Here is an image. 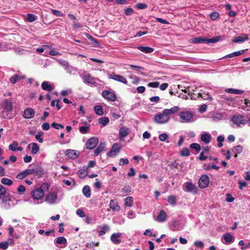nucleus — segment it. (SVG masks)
<instances>
[{
	"label": "nucleus",
	"instance_id": "nucleus-8",
	"mask_svg": "<svg viewBox=\"0 0 250 250\" xmlns=\"http://www.w3.org/2000/svg\"><path fill=\"white\" fill-rule=\"evenodd\" d=\"M102 95L104 98L108 101L114 102L117 99L116 95L112 90H104L102 91Z\"/></svg>",
	"mask_w": 250,
	"mask_h": 250
},
{
	"label": "nucleus",
	"instance_id": "nucleus-41",
	"mask_svg": "<svg viewBox=\"0 0 250 250\" xmlns=\"http://www.w3.org/2000/svg\"><path fill=\"white\" fill-rule=\"evenodd\" d=\"M94 111L97 114L100 116H101L104 114L103 107L101 105L95 106Z\"/></svg>",
	"mask_w": 250,
	"mask_h": 250
},
{
	"label": "nucleus",
	"instance_id": "nucleus-31",
	"mask_svg": "<svg viewBox=\"0 0 250 250\" xmlns=\"http://www.w3.org/2000/svg\"><path fill=\"white\" fill-rule=\"evenodd\" d=\"M137 48L139 50L145 53H150L153 52L154 51V49L153 48L148 46H139Z\"/></svg>",
	"mask_w": 250,
	"mask_h": 250
},
{
	"label": "nucleus",
	"instance_id": "nucleus-5",
	"mask_svg": "<svg viewBox=\"0 0 250 250\" xmlns=\"http://www.w3.org/2000/svg\"><path fill=\"white\" fill-rule=\"evenodd\" d=\"M169 120L170 118L167 117L163 110L153 117L154 122L158 124H165L168 123Z\"/></svg>",
	"mask_w": 250,
	"mask_h": 250
},
{
	"label": "nucleus",
	"instance_id": "nucleus-58",
	"mask_svg": "<svg viewBox=\"0 0 250 250\" xmlns=\"http://www.w3.org/2000/svg\"><path fill=\"white\" fill-rule=\"evenodd\" d=\"M168 136L167 133H163L159 136V140L162 142H165L168 138Z\"/></svg>",
	"mask_w": 250,
	"mask_h": 250
},
{
	"label": "nucleus",
	"instance_id": "nucleus-57",
	"mask_svg": "<svg viewBox=\"0 0 250 250\" xmlns=\"http://www.w3.org/2000/svg\"><path fill=\"white\" fill-rule=\"evenodd\" d=\"M25 187L22 185H20L17 188V191L19 194H22L25 191Z\"/></svg>",
	"mask_w": 250,
	"mask_h": 250
},
{
	"label": "nucleus",
	"instance_id": "nucleus-52",
	"mask_svg": "<svg viewBox=\"0 0 250 250\" xmlns=\"http://www.w3.org/2000/svg\"><path fill=\"white\" fill-rule=\"evenodd\" d=\"M27 18L29 22H33L37 19V16L32 14H27Z\"/></svg>",
	"mask_w": 250,
	"mask_h": 250
},
{
	"label": "nucleus",
	"instance_id": "nucleus-29",
	"mask_svg": "<svg viewBox=\"0 0 250 250\" xmlns=\"http://www.w3.org/2000/svg\"><path fill=\"white\" fill-rule=\"evenodd\" d=\"M42 89L44 90L51 91L53 89V85L47 81H44L41 84Z\"/></svg>",
	"mask_w": 250,
	"mask_h": 250
},
{
	"label": "nucleus",
	"instance_id": "nucleus-19",
	"mask_svg": "<svg viewBox=\"0 0 250 250\" xmlns=\"http://www.w3.org/2000/svg\"><path fill=\"white\" fill-rule=\"evenodd\" d=\"M24 172L26 177L34 173L38 174L40 172V173L42 174L43 173L42 169L41 167L39 168H36L35 169H26L24 170Z\"/></svg>",
	"mask_w": 250,
	"mask_h": 250
},
{
	"label": "nucleus",
	"instance_id": "nucleus-59",
	"mask_svg": "<svg viewBox=\"0 0 250 250\" xmlns=\"http://www.w3.org/2000/svg\"><path fill=\"white\" fill-rule=\"evenodd\" d=\"M190 147L195 149L196 151H199L200 150V146L197 143H192L190 145Z\"/></svg>",
	"mask_w": 250,
	"mask_h": 250
},
{
	"label": "nucleus",
	"instance_id": "nucleus-43",
	"mask_svg": "<svg viewBox=\"0 0 250 250\" xmlns=\"http://www.w3.org/2000/svg\"><path fill=\"white\" fill-rule=\"evenodd\" d=\"M62 153L61 151H60L58 152V153L57 154L55 161L58 164H62Z\"/></svg>",
	"mask_w": 250,
	"mask_h": 250
},
{
	"label": "nucleus",
	"instance_id": "nucleus-63",
	"mask_svg": "<svg viewBox=\"0 0 250 250\" xmlns=\"http://www.w3.org/2000/svg\"><path fill=\"white\" fill-rule=\"evenodd\" d=\"M26 176L25 175V174L24 172V170L20 172V173H19L17 176H16V178L17 179H22L24 178H25Z\"/></svg>",
	"mask_w": 250,
	"mask_h": 250
},
{
	"label": "nucleus",
	"instance_id": "nucleus-40",
	"mask_svg": "<svg viewBox=\"0 0 250 250\" xmlns=\"http://www.w3.org/2000/svg\"><path fill=\"white\" fill-rule=\"evenodd\" d=\"M50 49V47L48 45H43L41 47L37 48L36 52L38 53L42 54L44 51H48Z\"/></svg>",
	"mask_w": 250,
	"mask_h": 250
},
{
	"label": "nucleus",
	"instance_id": "nucleus-60",
	"mask_svg": "<svg viewBox=\"0 0 250 250\" xmlns=\"http://www.w3.org/2000/svg\"><path fill=\"white\" fill-rule=\"evenodd\" d=\"M180 154L182 156H188L189 155V152L187 148L183 149L180 151Z\"/></svg>",
	"mask_w": 250,
	"mask_h": 250
},
{
	"label": "nucleus",
	"instance_id": "nucleus-34",
	"mask_svg": "<svg viewBox=\"0 0 250 250\" xmlns=\"http://www.w3.org/2000/svg\"><path fill=\"white\" fill-rule=\"evenodd\" d=\"M125 206V207H131L133 205V198L131 196H128L124 199Z\"/></svg>",
	"mask_w": 250,
	"mask_h": 250
},
{
	"label": "nucleus",
	"instance_id": "nucleus-56",
	"mask_svg": "<svg viewBox=\"0 0 250 250\" xmlns=\"http://www.w3.org/2000/svg\"><path fill=\"white\" fill-rule=\"evenodd\" d=\"M194 245L198 248L203 249L204 247V243L201 241H196L194 242Z\"/></svg>",
	"mask_w": 250,
	"mask_h": 250
},
{
	"label": "nucleus",
	"instance_id": "nucleus-39",
	"mask_svg": "<svg viewBox=\"0 0 250 250\" xmlns=\"http://www.w3.org/2000/svg\"><path fill=\"white\" fill-rule=\"evenodd\" d=\"M225 91L227 93L234 94H241L243 93V91L241 90L235 89L233 88H227L225 89Z\"/></svg>",
	"mask_w": 250,
	"mask_h": 250
},
{
	"label": "nucleus",
	"instance_id": "nucleus-6",
	"mask_svg": "<svg viewBox=\"0 0 250 250\" xmlns=\"http://www.w3.org/2000/svg\"><path fill=\"white\" fill-rule=\"evenodd\" d=\"M80 76L83 80L84 83L91 86L96 85L97 79L92 77L89 73L84 72L83 73L80 74Z\"/></svg>",
	"mask_w": 250,
	"mask_h": 250
},
{
	"label": "nucleus",
	"instance_id": "nucleus-42",
	"mask_svg": "<svg viewBox=\"0 0 250 250\" xmlns=\"http://www.w3.org/2000/svg\"><path fill=\"white\" fill-rule=\"evenodd\" d=\"M99 123L103 126H105L109 122V119L106 117L101 118L98 120Z\"/></svg>",
	"mask_w": 250,
	"mask_h": 250
},
{
	"label": "nucleus",
	"instance_id": "nucleus-13",
	"mask_svg": "<svg viewBox=\"0 0 250 250\" xmlns=\"http://www.w3.org/2000/svg\"><path fill=\"white\" fill-rule=\"evenodd\" d=\"M180 110V107L178 106H174L170 108H166L163 110L165 112L167 117L170 118V116L177 113Z\"/></svg>",
	"mask_w": 250,
	"mask_h": 250
},
{
	"label": "nucleus",
	"instance_id": "nucleus-2",
	"mask_svg": "<svg viewBox=\"0 0 250 250\" xmlns=\"http://www.w3.org/2000/svg\"><path fill=\"white\" fill-rule=\"evenodd\" d=\"M13 103L11 99H6L0 104L1 109V116L4 119H10L12 117L11 112L13 109Z\"/></svg>",
	"mask_w": 250,
	"mask_h": 250
},
{
	"label": "nucleus",
	"instance_id": "nucleus-33",
	"mask_svg": "<svg viewBox=\"0 0 250 250\" xmlns=\"http://www.w3.org/2000/svg\"><path fill=\"white\" fill-rule=\"evenodd\" d=\"M245 52V50H242L236 52H234L232 53L229 54L227 55H226L223 57V58H233L234 57L240 56Z\"/></svg>",
	"mask_w": 250,
	"mask_h": 250
},
{
	"label": "nucleus",
	"instance_id": "nucleus-51",
	"mask_svg": "<svg viewBox=\"0 0 250 250\" xmlns=\"http://www.w3.org/2000/svg\"><path fill=\"white\" fill-rule=\"evenodd\" d=\"M63 183L68 187L72 186V188L76 186L75 181L72 179L70 180H63Z\"/></svg>",
	"mask_w": 250,
	"mask_h": 250
},
{
	"label": "nucleus",
	"instance_id": "nucleus-32",
	"mask_svg": "<svg viewBox=\"0 0 250 250\" xmlns=\"http://www.w3.org/2000/svg\"><path fill=\"white\" fill-rule=\"evenodd\" d=\"M224 242L226 243H231L233 241V236L230 233H227L223 234Z\"/></svg>",
	"mask_w": 250,
	"mask_h": 250
},
{
	"label": "nucleus",
	"instance_id": "nucleus-36",
	"mask_svg": "<svg viewBox=\"0 0 250 250\" xmlns=\"http://www.w3.org/2000/svg\"><path fill=\"white\" fill-rule=\"evenodd\" d=\"M83 193L86 198H89L91 196V190L89 186H84L83 188Z\"/></svg>",
	"mask_w": 250,
	"mask_h": 250
},
{
	"label": "nucleus",
	"instance_id": "nucleus-7",
	"mask_svg": "<svg viewBox=\"0 0 250 250\" xmlns=\"http://www.w3.org/2000/svg\"><path fill=\"white\" fill-rule=\"evenodd\" d=\"M122 145L118 143H114L112 145L111 150L107 153V155L109 157H114L119 153L121 149Z\"/></svg>",
	"mask_w": 250,
	"mask_h": 250
},
{
	"label": "nucleus",
	"instance_id": "nucleus-47",
	"mask_svg": "<svg viewBox=\"0 0 250 250\" xmlns=\"http://www.w3.org/2000/svg\"><path fill=\"white\" fill-rule=\"evenodd\" d=\"M19 78H20L19 75L14 74L12 77H11L10 78L9 81H10V83H11L12 84H15L16 83L20 81Z\"/></svg>",
	"mask_w": 250,
	"mask_h": 250
},
{
	"label": "nucleus",
	"instance_id": "nucleus-27",
	"mask_svg": "<svg viewBox=\"0 0 250 250\" xmlns=\"http://www.w3.org/2000/svg\"><path fill=\"white\" fill-rule=\"evenodd\" d=\"M128 129L125 127H121L119 130V136L121 140H123L125 137L128 135Z\"/></svg>",
	"mask_w": 250,
	"mask_h": 250
},
{
	"label": "nucleus",
	"instance_id": "nucleus-1",
	"mask_svg": "<svg viewBox=\"0 0 250 250\" xmlns=\"http://www.w3.org/2000/svg\"><path fill=\"white\" fill-rule=\"evenodd\" d=\"M50 186L47 183H43L39 188L31 191L30 194L31 198L25 201H28L31 204H40L42 203V198L44 192L48 190Z\"/></svg>",
	"mask_w": 250,
	"mask_h": 250
},
{
	"label": "nucleus",
	"instance_id": "nucleus-20",
	"mask_svg": "<svg viewBox=\"0 0 250 250\" xmlns=\"http://www.w3.org/2000/svg\"><path fill=\"white\" fill-rule=\"evenodd\" d=\"M122 236L121 233H113L110 237L111 241L114 244H119L121 242V240L120 239V238Z\"/></svg>",
	"mask_w": 250,
	"mask_h": 250
},
{
	"label": "nucleus",
	"instance_id": "nucleus-50",
	"mask_svg": "<svg viewBox=\"0 0 250 250\" xmlns=\"http://www.w3.org/2000/svg\"><path fill=\"white\" fill-rule=\"evenodd\" d=\"M167 202L172 206L175 205L176 203L175 197L173 195L169 196L167 198Z\"/></svg>",
	"mask_w": 250,
	"mask_h": 250
},
{
	"label": "nucleus",
	"instance_id": "nucleus-15",
	"mask_svg": "<svg viewBox=\"0 0 250 250\" xmlns=\"http://www.w3.org/2000/svg\"><path fill=\"white\" fill-rule=\"evenodd\" d=\"M14 241L13 239L9 238L6 241H2L0 243V249L2 250H6L9 246H14Z\"/></svg>",
	"mask_w": 250,
	"mask_h": 250
},
{
	"label": "nucleus",
	"instance_id": "nucleus-24",
	"mask_svg": "<svg viewBox=\"0 0 250 250\" xmlns=\"http://www.w3.org/2000/svg\"><path fill=\"white\" fill-rule=\"evenodd\" d=\"M57 199V195L54 193H51L48 194L45 198V201L51 204L55 203L56 200Z\"/></svg>",
	"mask_w": 250,
	"mask_h": 250
},
{
	"label": "nucleus",
	"instance_id": "nucleus-61",
	"mask_svg": "<svg viewBox=\"0 0 250 250\" xmlns=\"http://www.w3.org/2000/svg\"><path fill=\"white\" fill-rule=\"evenodd\" d=\"M43 132L40 131L38 134L36 135L35 138L39 141V143H42L43 142V139L41 138V136L43 135Z\"/></svg>",
	"mask_w": 250,
	"mask_h": 250
},
{
	"label": "nucleus",
	"instance_id": "nucleus-26",
	"mask_svg": "<svg viewBox=\"0 0 250 250\" xmlns=\"http://www.w3.org/2000/svg\"><path fill=\"white\" fill-rule=\"evenodd\" d=\"M184 228L182 224L180 223L178 221H174L171 227V229L173 231H179L182 230Z\"/></svg>",
	"mask_w": 250,
	"mask_h": 250
},
{
	"label": "nucleus",
	"instance_id": "nucleus-17",
	"mask_svg": "<svg viewBox=\"0 0 250 250\" xmlns=\"http://www.w3.org/2000/svg\"><path fill=\"white\" fill-rule=\"evenodd\" d=\"M35 111L31 108H27L24 111L23 117L25 119H31L35 116Z\"/></svg>",
	"mask_w": 250,
	"mask_h": 250
},
{
	"label": "nucleus",
	"instance_id": "nucleus-64",
	"mask_svg": "<svg viewBox=\"0 0 250 250\" xmlns=\"http://www.w3.org/2000/svg\"><path fill=\"white\" fill-rule=\"evenodd\" d=\"M76 214L80 217H85V213L83 211V210L81 209V208H79L77 210V211H76Z\"/></svg>",
	"mask_w": 250,
	"mask_h": 250
},
{
	"label": "nucleus",
	"instance_id": "nucleus-25",
	"mask_svg": "<svg viewBox=\"0 0 250 250\" xmlns=\"http://www.w3.org/2000/svg\"><path fill=\"white\" fill-rule=\"evenodd\" d=\"M88 167H86V166H83L79 170L78 173L79 177L81 178H84L88 175Z\"/></svg>",
	"mask_w": 250,
	"mask_h": 250
},
{
	"label": "nucleus",
	"instance_id": "nucleus-3",
	"mask_svg": "<svg viewBox=\"0 0 250 250\" xmlns=\"http://www.w3.org/2000/svg\"><path fill=\"white\" fill-rule=\"evenodd\" d=\"M180 121L182 123H191L196 120L194 113L189 108H185L181 111L178 114Z\"/></svg>",
	"mask_w": 250,
	"mask_h": 250
},
{
	"label": "nucleus",
	"instance_id": "nucleus-30",
	"mask_svg": "<svg viewBox=\"0 0 250 250\" xmlns=\"http://www.w3.org/2000/svg\"><path fill=\"white\" fill-rule=\"evenodd\" d=\"M105 147V144L104 143H101L98 147L94 151V156H98L101 152L104 151Z\"/></svg>",
	"mask_w": 250,
	"mask_h": 250
},
{
	"label": "nucleus",
	"instance_id": "nucleus-53",
	"mask_svg": "<svg viewBox=\"0 0 250 250\" xmlns=\"http://www.w3.org/2000/svg\"><path fill=\"white\" fill-rule=\"evenodd\" d=\"M220 40V37H215L210 39H206V43H215L218 42Z\"/></svg>",
	"mask_w": 250,
	"mask_h": 250
},
{
	"label": "nucleus",
	"instance_id": "nucleus-4",
	"mask_svg": "<svg viewBox=\"0 0 250 250\" xmlns=\"http://www.w3.org/2000/svg\"><path fill=\"white\" fill-rule=\"evenodd\" d=\"M1 198V206L6 209L13 207L17 203V201L9 196H4Z\"/></svg>",
	"mask_w": 250,
	"mask_h": 250
},
{
	"label": "nucleus",
	"instance_id": "nucleus-35",
	"mask_svg": "<svg viewBox=\"0 0 250 250\" xmlns=\"http://www.w3.org/2000/svg\"><path fill=\"white\" fill-rule=\"evenodd\" d=\"M63 69L66 71V72L69 74L73 73L75 71V69L69 66L67 62H63Z\"/></svg>",
	"mask_w": 250,
	"mask_h": 250
},
{
	"label": "nucleus",
	"instance_id": "nucleus-22",
	"mask_svg": "<svg viewBox=\"0 0 250 250\" xmlns=\"http://www.w3.org/2000/svg\"><path fill=\"white\" fill-rule=\"evenodd\" d=\"M109 207L113 211H119L120 210V207L115 200L112 199L110 201Z\"/></svg>",
	"mask_w": 250,
	"mask_h": 250
},
{
	"label": "nucleus",
	"instance_id": "nucleus-48",
	"mask_svg": "<svg viewBox=\"0 0 250 250\" xmlns=\"http://www.w3.org/2000/svg\"><path fill=\"white\" fill-rule=\"evenodd\" d=\"M1 183L3 185L9 186L12 185L13 181L10 179L3 178L1 179Z\"/></svg>",
	"mask_w": 250,
	"mask_h": 250
},
{
	"label": "nucleus",
	"instance_id": "nucleus-44",
	"mask_svg": "<svg viewBox=\"0 0 250 250\" xmlns=\"http://www.w3.org/2000/svg\"><path fill=\"white\" fill-rule=\"evenodd\" d=\"M192 42L206 43V39L202 37H197L192 39Z\"/></svg>",
	"mask_w": 250,
	"mask_h": 250
},
{
	"label": "nucleus",
	"instance_id": "nucleus-49",
	"mask_svg": "<svg viewBox=\"0 0 250 250\" xmlns=\"http://www.w3.org/2000/svg\"><path fill=\"white\" fill-rule=\"evenodd\" d=\"M18 146V143L14 141L13 142V143L10 144L8 148L10 150H11L12 151H16V147H17Z\"/></svg>",
	"mask_w": 250,
	"mask_h": 250
},
{
	"label": "nucleus",
	"instance_id": "nucleus-11",
	"mask_svg": "<svg viewBox=\"0 0 250 250\" xmlns=\"http://www.w3.org/2000/svg\"><path fill=\"white\" fill-rule=\"evenodd\" d=\"M183 189L188 192H192L196 193L197 192V188L191 182H186L183 185Z\"/></svg>",
	"mask_w": 250,
	"mask_h": 250
},
{
	"label": "nucleus",
	"instance_id": "nucleus-23",
	"mask_svg": "<svg viewBox=\"0 0 250 250\" xmlns=\"http://www.w3.org/2000/svg\"><path fill=\"white\" fill-rule=\"evenodd\" d=\"M211 136L208 132H204L201 135V139L206 144H208L211 141Z\"/></svg>",
	"mask_w": 250,
	"mask_h": 250
},
{
	"label": "nucleus",
	"instance_id": "nucleus-18",
	"mask_svg": "<svg viewBox=\"0 0 250 250\" xmlns=\"http://www.w3.org/2000/svg\"><path fill=\"white\" fill-rule=\"evenodd\" d=\"M167 215L166 211L164 210H161L155 220L160 223L164 222L166 221Z\"/></svg>",
	"mask_w": 250,
	"mask_h": 250
},
{
	"label": "nucleus",
	"instance_id": "nucleus-10",
	"mask_svg": "<svg viewBox=\"0 0 250 250\" xmlns=\"http://www.w3.org/2000/svg\"><path fill=\"white\" fill-rule=\"evenodd\" d=\"M231 122L237 126H240L246 124V120L242 115H233L231 119Z\"/></svg>",
	"mask_w": 250,
	"mask_h": 250
},
{
	"label": "nucleus",
	"instance_id": "nucleus-46",
	"mask_svg": "<svg viewBox=\"0 0 250 250\" xmlns=\"http://www.w3.org/2000/svg\"><path fill=\"white\" fill-rule=\"evenodd\" d=\"M223 116L221 113H216L214 114L212 117V120L214 122H218L222 119Z\"/></svg>",
	"mask_w": 250,
	"mask_h": 250
},
{
	"label": "nucleus",
	"instance_id": "nucleus-12",
	"mask_svg": "<svg viewBox=\"0 0 250 250\" xmlns=\"http://www.w3.org/2000/svg\"><path fill=\"white\" fill-rule=\"evenodd\" d=\"M209 178L207 175H203L199 180V186L201 188H204L207 187L209 184Z\"/></svg>",
	"mask_w": 250,
	"mask_h": 250
},
{
	"label": "nucleus",
	"instance_id": "nucleus-14",
	"mask_svg": "<svg viewBox=\"0 0 250 250\" xmlns=\"http://www.w3.org/2000/svg\"><path fill=\"white\" fill-rule=\"evenodd\" d=\"M98 143V139L96 137H93L88 140L85 145L88 149H93Z\"/></svg>",
	"mask_w": 250,
	"mask_h": 250
},
{
	"label": "nucleus",
	"instance_id": "nucleus-16",
	"mask_svg": "<svg viewBox=\"0 0 250 250\" xmlns=\"http://www.w3.org/2000/svg\"><path fill=\"white\" fill-rule=\"evenodd\" d=\"M65 153L68 158L72 159L77 158L80 154L79 151L73 149H67Z\"/></svg>",
	"mask_w": 250,
	"mask_h": 250
},
{
	"label": "nucleus",
	"instance_id": "nucleus-9",
	"mask_svg": "<svg viewBox=\"0 0 250 250\" xmlns=\"http://www.w3.org/2000/svg\"><path fill=\"white\" fill-rule=\"evenodd\" d=\"M107 77L109 79H112L124 84H127V81L126 78L120 75L116 74L114 73L111 74L108 73L107 74Z\"/></svg>",
	"mask_w": 250,
	"mask_h": 250
},
{
	"label": "nucleus",
	"instance_id": "nucleus-28",
	"mask_svg": "<svg viewBox=\"0 0 250 250\" xmlns=\"http://www.w3.org/2000/svg\"><path fill=\"white\" fill-rule=\"evenodd\" d=\"M248 36L244 34L242 36H238L234 38L232 40V42L234 43L242 42L248 40Z\"/></svg>",
	"mask_w": 250,
	"mask_h": 250
},
{
	"label": "nucleus",
	"instance_id": "nucleus-55",
	"mask_svg": "<svg viewBox=\"0 0 250 250\" xmlns=\"http://www.w3.org/2000/svg\"><path fill=\"white\" fill-rule=\"evenodd\" d=\"M245 106H243V109L246 111H250V101L249 100H245Z\"/></svg>",
	"mask_w": 250,
	"mask_h": 250
},
{
	"label": "nucleus",
	"instance_id": "nucleus-45",
	"mask_svg": "<svg viewBox=\"0 0 250 250\" xmlns=\"http://www.w3.org/2000/svg\"><path fill=\"white\" fill-rule=\"evenodd\" d=\"M74 98L72 96L70 97V99H68L67 98H63V103L67 104H72L73 105L75 106H76V104L75 103H74Z\"/></svg>",
	"mask_w": 250,
	"mask_h": 250
},
{
	"label": "nucleus",
	"instance_id": "nucleus-21",
	"mask_svg": "<svg viewBox=\"0 0 250 250\" xmlns=\"http://www.w3.org/2000/svg\"><path fill=\"white\" fill-rule=\"evenodd\" d=\"M28 148L32 154H36L39 151V146L36 143H31L28 145Z\"/></svg>",
	"mask_w": 250,
	"mask_h": 250
},
{
	"label": "nucleus",
	"instance_id": "nucleus-54",
	"mask_svg": "<svg viewBox=\"0 0 250 250\" xmlns=\"http://www.w3.org/2000/svg\"><path fill=\"white\" fill-rule=\"evenodd\" d=\"M199 96L201 98H202L204 100H208L210 99V96L208 93H199Z\"/></svg>",
	"mask_w": 250,
	"mask_h": 250
},
{
	"label": "nucleus",
	"instance_id": "nucleus-62",
	"mask_svg": "<svg viewBox=\"0 0 250 250\" xmlns=\"http://www.w3.org/2000/svg\"><path fill=\"white\" fill-rule=\"evenodd\" d=\"M159 85V83L158 82H151L147 84V86L149 87L157 88Z\"/></svg>",
	"mask_w": 250,
	"mask_h": 250
},
{
	"label": "nucleus",
	"instance_id": "nucleus-37",
	"mask_svg": "<svg viewBox=\"0 0 250 250\" xmlns=\"http://www.w3.org/2000/svg\"><path fill=\"white\" fill-rule=\"evenodd\" d=\"M110 228L107 225H104L101 227V230L99 231V234L100 236L104 235L106 232L109 231Z\"/></svg>",
	"mask_w": 250,
	"mask_h": 250
},
{
	"label": "nucleus",
	"instance_id": "nucleus-38",
	"mask_svg": "<svg viewBox=\"0 0 250 250\" xmlns=\"http://www.w3.org/2000/svg\"><path fill=\"white\" fill-rule=\"evenodd\" d=\"M243 150V147L241 146H235L233 147L232 151L235 154L234 157H236L237 154L240 153Z\"/></svg>",
	"mask_w": 250,
	"mask_h": 250
}]
</instances>
